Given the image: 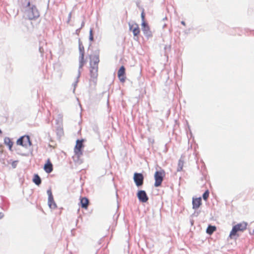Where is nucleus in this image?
Here are the masks:
<instances>
[{"instance_id": "obj_1", "label": "nucleus", "mask_w": 254, "mask_h": 254, "mask_svg": "<svg viewBox=\"0 0 254 254\" xmlns=\"http://www.w3.org/2000/svg\"><path fill=\"white\" fill-rule=\"evenodd\" d=\"M99 62V58L98 56H94L92 57L90 62V81L95 82L98 77V63Z\"/></svg>"}, {"instance_id": "obj_2", "label": "nucleus", "mask_w": 254, "mask_h": 254, "mask_svg": "<svg viewBox=\"0 0 254 254\" xmlns=\"http://www.w3.org/2000/svg\"><path fill=\"white\" fill-rule=\"evenodd\" d=\"M248 223L246 222H242L234 225L231 231L229 238L230 239H236L239 236L238 232H243L247 228Z\"/></svg>"}, {"instance_id": "obj_3", "label": "nucleus", "mask_w": 254, "mask_h": 254, "mask_svg": "<svg viewBox=\"0 0 254 254\" xmlns=\"http://www.w3.org/2000/svg\"><path fill=\"white\" fill-rule=\"evenodd\" d=\"M165 176V172L164 171H156L154 174L155 187H160L161 185L163 178Z\"/></svg>"}, {"instance_id": "obj_4", "label": "nucleus", "mask_w": 254, "mask_h": 254, "mask_svg": "<svg viewBox=\"0 0 254 254\" xmlns=\"http://www.w3.org/2000/svg\"><path fill=\"white\" fill-rule=\"evenodd\" d=\"M83 140H77L76 145L74 148V152L75 155L78 157H80L82 155V151L84 145L83 144Z\"/></svg>"}, {"instance_id": "obj_5", "label": "nucleus", "mask_w": 254, "mask_h": 254, "mask_svg": "<svg viewBox=\"0 0 254 254\" xmlns=\"http://www.w3.org/2000/svg\"><path fill=\"white\" fill-rule=\"evenodd\" d=\"M17 144L25 147L30 146L31 145L30 137L27 135L21 137L17 140Z\"/></svg>"}, {"instance_id": "obj_6", "label": "nucleus", "mask_w": 254, "mask_h": 254, "mask_svg": "<svg viewBox=\"0 0 254 254\" xmlns=\"http://www.w3.org/2000/svg\"><path fill=\"white\" fill-rule=\"evenodd\" d=\"M79 68H82L86 63L84 59V51L83 47L79 46Z\"/></svg>"}, {"instance_id": "obj_7", "label": "nucleus", "mask_w": 254, "mask_h": 254, "mask_svg": "<svg viewBox=\"0 0 254 254\" xmlns=\"http://www.w3.org/2000/svg\"><path fill=\"white\" fill-rule=\"evenodd\" d=\"M133 180L137 186H140L143 183V176L141 173H135L134 174Z\"/></svg>"}, {"instance_id": "obj_8", "label": "nucleus", "mask_w": 254, "mask_h": 254, "mask_svg": "<svg viewBox=\"0 0 254 254\" xmlns=\"http://www.w3.org/2000/svg\"><path fill=\"white\" fill-rule=\"evenodd\" d=\"M118 77L120 81L124 82L126 79V69L124 66H122L118 71Z\"/></svg>"}, {"instance_id": "obj_9", "label": "nucleus", "mask_w": 254, "mask_h": 254, "mask_svg": "<svg viewBox=\"0 0 254 254\" xmlns=\"http://www.w3.org/2000/svg\"><path fill=\"white\" fill-rule=\"evenodd\" d=\"M28 16L30 19L35 18L39 16V13L35 6H32L28 10Z\"/></svg>"}, {"instance_id": "obj_10", "label": "nucleus", "mask_w": 254, "mask_h": 254, "mask_svg": "<svg viewBox=\"0 0 254 254\" xmlns=\"http://www.w3.org/2000/svg\"><path fill=\"white\" fill-rule=\"evenodd\" d=\"M137 195L139 200L142 202H146L148 200V197L144 190L138 191Z\"/></svg>"}, {"instance_id": "obj_11", "label": "nucleus", "mask_w": 254, "mask_h": 254, "mask_svg": "<svg viewBox=\"0 0 254 254\" xmlns=\"http://www.w3.org/2000/svg\"><path fill=\"white\" fill-rule=\"evenodd\" d=\"M129 29L133 32L134 36H138L140 33V29L137 24L134 23L129 25Z\"/></svg>"}, {"instance_id": "obj_12", "label": "nucleus", "mask_w": 254, "mask_h": 254, "mask_svg": "<svg viewBox=\"0 0 254 254\" xmlns=\"http://www.w3.org/2000/svg\"><path fill=\"white\" fill-rule=\"evenodd\" d=\"M44 169L45 171L47 173H50L53 171V166L50 159H48L47 160L46 163L44 165Z\"/></svg>"}, {"instance_id": "obj_13", "label": "nucleus", "mask_w": 254, "mask_h": 254, "mask_svg": "<svg viewBox=\"0 0 254 254\" xmlns=\"http://www.w3.org/2000/svg\"><path fill=\"white\" fill-rule=\"evenodd\" d=\"M201 204V197L193 198L192 199V208L194 209H198Z\"/></svg>"}, {"instance_id": "obj_14", "label": "nucleus", "mask_w": 254, "mask_h": 254, "mask_svg": "<svg viewBox=\"0 0 254 254\" xmlns=\"http://www.w3.org/2000/svg\"><path fill=\"white\" fill-rule=\"evenodd\" d=\"M80 203L82 208L86 209L89 205V200L86 197H81Z\"/></svg>"}, {"instance_id": "obj_15", "label": "nucleus", "mask_w": 254, "mask_h": 254, "mask_svg": "<svg viewBox=\"0 0 254 254\" xmlns=\"http://www.w3.org/2000/svg\"><path fill=\"white\" fill-rule=\"evenodd\" d=\"M33 181L36 185L38 186L40 185L41 183V180L37 174L34 175Z\"/></svg>"}, {"instance_id": "obj_16", "label": "nucleus", "mask_w": 254, "mask_h": 254, "mask_svg": "<svg viewBox=\"0 0 254 254\" xmlns=\"http://www.w3.org/2000/svg\"><path fill=\"white\" fill-rule=\"evenodd\" d=\"M216 230V228L214 226L209 225L207 228L206 232L209 235H211L214 231Z\"/></svg>"}, {"instance_id": "obj_17", "label": "nucleus", "mask_w": 254, "mask_h": 254, "mask_svg": "<svg viewBox=\"0 0 254 254\" xmlns=\"http://www.w3.org/2000/svg\"><path fill=\"white\" fill-rule=\"evenodd\" d=\"M4 143L8 146L9 149L11 150L13 142L10 140V139L9 138H5Z\"/></svg>"}, {"instance_id": "obj_18", "label": "nucleus", "mask_w": 254, "mask_h": 254, "mask_svg": "<svg viewBox=\"0 0 254 254\" xmlns=\"http://www.w3.org/2000/svg\"><path fill=\"white\" fill-rule=\"evenodd\" d=\"M184 164V161L183 160L180 159L179 160L178 171H181L183 170Z\"/></svg>"}, {"instance_id": "obj_19", "label": "nucleus", "mask_w": 254, "mask_h": 254, "mask_svg": "<svg viewBox=\"0 0 254 254\" xmlns=\"http://www.w3.org/2000/svg\"><path fill=\"white\" fill-rule=\"evenodd\" d=\"M48 204L50 208L51 209H55L57 207L56 204L54 200L48 202Z\"/></svg>"}, {"instance_id": "obj_20", "label": "nucleus", "mask_w": 254, "mask_h": 254, "mask_svg": "<svg viewBox=\"0 0 254 254\" xmlns=\"http://www.w3.org/2000/svg\"><path fill=\"white\" fill-rule=\"evenodd\" d=\"M209 192L208 190H206L202 195L203 199L206 200L209 197Z\"/></svg>"}, {"instance_id": "obj_21", "label": "nucleus", "mask_w": 254, "mask_h": 254, "mask_svg": "<svg viewBox=\"0 0 254 254\" xmlns=\"http://www.w3.org/2000/svg\"><path fill=\"white\" fill-rule=\"evenodd\" d=\"M48 193L49 194L48 202L52 201L53 200H54V198L52 195L51 191L50 190H48Z\"/></svg>"}, {"instance_id": "obj_22", "label": "nucleus", "mask_w": 254, "mask_h": 254, "mask_svg": "<svg viewBox=\"0 0 254 254\" xmlns=\"http://www.w3.org/2000/svg\"><path fill=\"white\" fill-rule=\"evenodd\" d=\"M142 26L144 28L145 30H147L149 29V27L147 25L145 21L142 22Z\"/></svg>"}, {"instance_id": "obj_23", "label": "nucleus", "mask_w": 254, "mask_h": 254, "mask_svg": "<svg viewBox=\"0 0 254 254\" xmlns=\"http://www.w3.org/2000/svg\"><path fill=\"white\" fill-rule=\"evenodd\" d=\"M90 40L91 41H93V33H92V30L91 29L90 31Z\"/></svg>"}, {"instance_id": "obj_24", "label": "nucleus", "mask_w": 254, "mask_h": 254, "mask_svg": "<svg viewBox=\"0 0 254 254\" xmlns=\"http://www.w3.org/2000/svg\"><path fill=\"white\" fill-rule=\"evenodd\" d=\"M17 161H13L11 163V165L13 168H15L16 167Z\"/></svg>"}, {"instance_id": "obj_25", "label": "nucleus", "mask_w": 254, "mask_h": 254, "mask_svg": "<svg viewBox=\"0 0 254 254\" xmlns=\"http://www.w3.org/2000/svg\"><path fill=\"white\" fill-rule=\"evenodd\" d=\"M141 19H142V21H143H143H144V19H145V14H144V12H142L141 13Z\"/></svg>"}, {"instance_id": "obj_26", "label": "nucleus", "mask_w": 254, "mask_h": 254, "mask_svg": "<svg viewBox=\"0 0 254 254\" xmlns=\"http://www.w3.org/2000/svg\"><path fill=\"white\" fill-rule=\"evenodd\" d=\"M250 233L252 235H254V228L252 230L251 228L250 229Z\"/></svg>"}, {"instance_id": "obj_27", "label": "nucleus", "mask_w": 254, "mask_h": 254, "mask_svg": "<svg viewBox=\"0 0 254 254\" xmlns=\"http://www.w3.org/2000/svg\"><path fill=\"white\" fill-rule=\"evenodd\" d=\"M3 215L1 213H0V219H1V218H2Z\"/></svg>"}, {"instance_id": "obj_28", "label": "nucleus", "mask_w": 254, "mask_h": 254, "mask_svg": "<svg viewBox=\"0 0 254 254\" xmlns=\"http://www.w3.org/2000/svg\"><path fill=\"white\" fill-rule=\"evenodd\" d=\"M181 23H182L183 25H186L185 22L184 21H183L181 22Z\"/></svg>"}, {"instance_id": "obj_29", "label": "nucleus", "mask_w": 254, "mask_h": 254, "mask_svg": "<svg viewBox=\"0 0 254 254\" xmlns=\"http://www.w3.org/2000/svg\"><path fill=\"white\" fill-rule=\"evenodd\" d=\"M27 5L28 6H30V2H28V3H27Z\"/></svg>"}, {"instance_id": "obj_30", "label": "nucleus", "mask_w": 254, "mask_h": 254, "mask_svg": "<svg viewBox=\"0 0 254 254\" xmlns=\"http://www.w3.org/2000/svg\"><path fill=\"white\" fill-rule=\"evenodd\" d=\"M2 133V131L0 129V134H1Z\"/></svg>"}]
</instances>
